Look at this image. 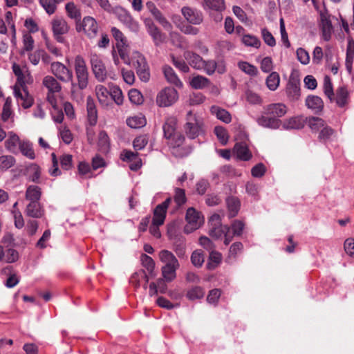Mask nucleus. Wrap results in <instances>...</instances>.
<instances>
[{
	"label": "nucleus",
	"mask_w": 354,
	"mask_h": 354,
	"mask_svg": "<svg viewBox=\"0 0 354 354\" xmlns=\"http://www.w3.org/2000/svg\"><path fill=\"white\" fill-rule=\"evenodd\" d=\"M185 218L187 224L185 227V231L187 233L199 228L203 221L200 213L193 207L187 209Z\"/></svg>",
	"instance_id": "obj_9"
},
{
	"label": "nucleus",
	"mask_w": 354,
	"mask_h": 354,
	"mask_svg": "<svg viewBox=\"0 0 354 354\" xmlns=\"http://www.w3.org/2000/svg\"><path fill=\"white\" fill-rule=\"evenodd\" d=\"M65 9L67 15L70 18L75 19L77 22L80 21V10L73 1L67 3L65 6Z\"/></svg>",
	"instance_id": "obj_38"
},
{
	"label": "nucleus",
	"mask_w": 354,
	"mask_h": 354,
	"mask_svg": "<svg viewBox=\"0 0 354 354\" xmlns=\"http://www.w3.org/2000/svg\"><path fill=\"white\" fill-rule=\"evenodd\" d=\"M59 131V136L64 143L68 145L73 141V134L66 127H60Z\"/></svg>",
	"instance_id": "obj_61"
},
{
	"label": "nucleus",
	"mask_w": 354,
	"mask_h": 354,
	"mask_svg": "<svg viewBox=\"0 0 354 354\" xmlns=\"http://www.w3.org/2000/svg\"><path fill=\"white\" fill-rule=\"evenodd\" d=\"M148 143V137L147 135H140L136 137L133 142V147L135 150H141L145 147Z\"/></svg>",
	"instance_id": "obj_57"
},
{
	"label": "nucleus",
	"mask_w": 354,
	"mask_h": 354,
	"mask_svg": "<svg viewBox=\"0 0 354 354\" xmlns=\"http://www.w3.org/2000/svg\"><path fill=\"white\" fill-rule=\"evenodd\" d=\"M76 30L78 32H83L89 39L96 37L98 32V24L96 20L90 16L84 17L82 21L77 22Z\"/></svg>",
	"instance_id": "obj_5"
},
{
	"label": "nucleus",
	"mask_w": 354,
	"mask_h": 354,
	"mask_svg": "<svg viewBox=\"0 0 354 354\" xmlns=\"http://www.w3.org/2000/svg\"><path fill=\"white\" fill-rule=\"evenodd\" d=\"M50 71L55 77L62 82L67 83L73 80V73L72 70L59 62L51 63Z\"/></svg>",
	"instance_id": "obj_7"
},
{
	"label": "nucleus",
	"mask_w": 354,
	"mask_h": 354,
	"mask_svg": "<svg viewBox=\"0 0 354 354\" xmlns=\"http://www.w3.org/2000/svg\"><path fill=\"white\" fill-rule=\"evenodd\" d=\"M39 3L48 15L55 13L57 4L60 3L57 0H40Z\"/></svg>",
	"instance_id": "obj_45"
},
{
	"label": "nucleus",
	"mask_w": 354,
	"mask_h": 354,
	"mask_svg": "<svg viewBox=\"0 0 354 354\" xmlns=\"http://www.w3.org/2000/svg\"><path fill=\"white\" fill-rule=\"evenodd\" d=\"M160 261L164 266L169 268H179L180 263L176 256L167 250H162L158 254Z\"/></svg>",
	"instance_id": "obj_18"
},
{
	"label": "nucleus",
	"mask_w": 354,
	"mask_h": 354,
	"mask_svg": "<svg viewBox=\"0 0 354 354\" xmlns=\"http://www.w3.org/2000/svg\"><path fill=\"white\" fill-rule=\"evenodd\" d=\"M242 42L247 46L259 48L261 46V41L257 37L251 35H245L242 37Z\"/></svg>",
	"instance_id": "obj_52"
},
{
	"label": "nucleus",
	"mask_w": 354,
	"mask_h": 354,
	"mask_svg": "<svg viewBox=\"0 0 354 354\" xmlns=\"http://www.w3.org/2000/svg\"><path fill=\"white\" fill-rule=\"evenodd\" d=\"M179 268H169L162 266L161 268L162 275L163 279H159L158 280V284L160 286V284L164 285V281L171 282L174 281L176 277V270Z\"/></svg>",
	"instance_id": "obj_29"
},
{
	"label": "nucleus",
	"mask_w": 354,
	"mask_h": 354,
	"mask_svg": "<svg viewBox=\"0 0 354 354\" xmlns=\"http://www.w3.org/2000/svg\"><path fill=\"white\" fill-rule=\"evenodd\" d=\"M287 113V107L282 103H273L264 107V114L274 118H281Z\"/></svg>",
	"instance_id": "obj_17"
},
{
	"label": "nucleus",
	"mask_w": 354,
	"mask_h": 354,
	"mask_svg": "<svg viewBox=\"0 0 354 354\" xmlns=\"http://www.w3.org/2000/svg\"><path fill=\"white\" fill-rule=\"evenodd\" d=\"M222 255L217 251H212L209 252L207 268L209 270L215 269L221 262Z\"/></svg>",
	"instance_id": "obj_39"
},
{
	"label": "nucleus",
	"mask_w": 354,
	"mask_h": 354,
	"mask_svg": "<svg viewBox=\"0 0 354 354\" xmlns=\"http://www.w3.org/2000/svg\"><path fill=\"white\" fill-rule=\"evenodd\" d=\"M44 212L45 210L39 201L30 202L26 205L25 210L26 216L35 218H41L44 215Z\"/></svg>",
	"instance_id": "obj_20"
},
{
	"label": "nucleus",
	"mask_w": 354,
	"mask_h": 354,
	"mask_svg": "<svg viewBox=\"0 0 354 354\" xmlns=\"http://www.w3.org/2000/svg\"><path fill=\"white\" fill-rule=\"evenodd\" d=\"M286 92L288 97L292 100H297L300 96V88L295 83H288L286 88Z\"/></svg>",
	"instance_id": "obj_50"
},
{
	"label": "nucleus",
	"mask_w": 354,
	"mask_h": 354,
	"mask_svg": "<svg viewBox=\"0 0 354 354\" xmlns=\"http://www.w3.org/2000/svg\"><path fill=\"white\" fill-rule=\"evenodd\" d=\"M226 205L228 210V216L230 218L236 216L241 206L239 198L235 196H229L226 198Z\"/></svg>",
	"instance_id": "obj_28"
},
{
	"label": "nucleus",
	"mask_w": 354,
	"mask_h": 354,
	"mask_svg": "<svg viewBox=\"0 0 354 354\" xmlns=\"http://www.w3.org/2000/svg\"><path fill=\"white\" fill-rule=\"evenodd\" d=\"M144 24L156 46H159L165 41V35L160 30L151 18L145 19Z\"/></svg>",
	"instance_id": "obj_10"
},
{
	"label": "nucleus",
	"mask_w": 354,
	"mask_h": 354,
	"mask_svg": "<svg viewBox=\"0 0 354 354\" xmlns=\"http://www.w3.org/2000/svg\"><path fill=\"white\" fill-rule=\"evenodd\" d=\"M29 177L32 182H38L40 178V167L36 164H31L28 167Z\"/></svg>",
	"instance_id": "obj_64"
},
{
	"label": "nucleus",
	"mask_w": 354,
	"mask_h": 354,
	"mask_svg": "<svg viewBox=\"0 0 354 354\" xmlns=\"http://www.w3.org/2000/svg\"><path fill=\"white\" fill-rule=\"evenodd\" d=\"M127 125L133 129H138L146 124V119L142 115H135L127 120Z\"/></svg>",
	"instance_id": "obj_40"
},
{
	"label": "nucleus",
	"mask_w": 354,
	"mask_h": 354,
	"mask_svg": "<svg viewBox=\"0 0 354 354\" xmlns=\"http://www.w3.org/2000/svg\"><path fill=\"white\" fill-rule=\"evenodd\" d=\"M257 124L263 127L277 129L281 125V121L276 118L268 115H261L256 120Z\"/></svg>",
	"instance_id": "obj_21"
},
{
	"label": "nucleus",
	"mask_w": 354,
	"mask_h": 354,
	"mask_svg": "<svg viewBox=\"0 0 354 354\" xmlns=\"http://www.w3.org/2000/svg\"><path fill=\"white\" fill-rule=\"evenodd\" d=\"M181 13L190 24L199 25L203 21V13L196 8L184 6L181 9Z\"/></svg>",
	"instance_id": "obj_12"
},
{
	"label": "nucleus",
	"mask_w": 354,
	"mask_h": 354,
	"mask_svg": "<svg viewBox=\"0 0 354 354\" xmlns=\"http://www.w3.org/2000/svg\"><path fill=\"white\" fill-rule=\"evenodd\" d=\"M96 96L102 105H108L109 102L110 91L103 85L99 84L95 86Z\"/></svg>",
	"instance_id": "obj_32"
},
{
	"label": "nucleus",
	"mask_w": 354,
	"mask_h": 354,
	"mask_svg": "<svg viewBox=\"0 0 354 354\" xmlns=\"http://www.w3.org/2000/svg\"><path fill=\"white\" fill-rule=\"evenodd\" d=\"M304 119L302 116H295L288 118L281 122L284 129H301L304 127Z\"/></svg>",
	"instance_id": "obj_23"
},
{
	"label": "nucleus",
	"mask_w": 354,
	"mask_h": 354,
	"mask_svg": "<svg viewBox=\"0 0 354 354\" xmlns=\"http://www.w3.org/2000/svg\"><path fill=\"white\" fill-rule=\"evenodd\" d=\"M41 195V189L36 185H30L26 192V198L30 202L39 201Z\"/></svg>",
	"instance_id": "obj_34"
},
{
	"label": "nucleus",
	"mask_w": 354,
	"mask_h": 354,
	"mask_svg": "<svg viewBox=\"0 0 354 354\" xmlns=\"http://www.w3.org/2000/svg\"><path fill=\"white\" fill-rule=\"evenodd\" d=\"M205 291L200 286H195L189 289L187 292V297L190 300L199 299L203 297Z\"/></svg>",
	"instance_id": "obj_48"
},
{
	"label": "nucleus",
	"mask_w": 354,
	"mask_h": 354,
	"mask_svg": "<svg viewBox=\"0 0 354 354\" xmlns=\"http://www.w3.org/2000/svg\"><path fill=\"white\" fill-rule=\"evenodd\" d=\"M172 242L174 245V250L178 257L180 259L184 258L185 257V238L180 237L178 240H176Z\"/></svg>",
	"instance_id": "obj_44"
},
{
	"label": "nucleus",
	"mask_w": 354,
	"mask_h": 354,
	"mask_svg": "<svg viewBox=\"0 0 354 354\" xmlns=\"http://www.w3.org/2000/svg\"><path fill=\"white\" fill-rule=\"evenodd\" d=\"M205 261V258L202 252L195 250L191 255L192 263L196 267H201Z\"/></svg>",
	"instance_id": "obj_59"
},
{
	"label": "nucleus",
	"mask_w": 354,
	"mask_h": 354,
	"mask_svg": "<svg viewBox=\"0 0 354 354\" xmlns=\"http://www.w3.org/2000/svg\"><path fill=\"white\" fill-rule=\"evenodd\" d=\"M176 124L177 120L175 118L170 117L167 118L162 126L164 136L166 139H170L172 137L175 138Z\"/></svg>",
	"instance_id": "obj_25"
},
{
	"label": "nucleus",
	"mask_w": 354,
	"mask_h": 354,
	"mask_svg": "<svg viewBox=\"0 0 354 354\" xmlns=\"http://www.w3.org/2000/svg\"><path fill=\"white\" fill-rule=\"evenodd\" d=\"M185 119L186 122L184 126V131L189 138L194 139L203 133L204 124L201 117L189 111L187 112Z\"/></svg>",
	"instance_id": "obj_2"
},
{
	"label": "nucleus",
	"mask_w": 354,
	"mask_h": 354,
	"mask_svg": "<svg viewBox=\"0 0 354 354\" xmlns=\"http://www.w3.org/2000/svg\"><path fill=\"white\" fill-rule=\"evenodd\" d=\"M324 92L325 95L332 100L334 97V92L331 80L328 76H325L324 79Z\"/></svg>",
	"instance_id": "obj_58"
},
{
	"label": "nucleus",
	"mask_w": 354,
	"mask_h": 354,
	"mask_svg": "<svg viewBox=\"0 0 354 354\" xmlns=\"http://www.w3.org/2000/svg\"><path fill=\"white\" fill-rule=\"evenodd\" d=\"M97 146L102 153H107L110 147L109 138L104 131H101L98 135Z\"/></svg>",
	"instance_id": "obj_35"
},
{
	"label": "nucleus",
	"mask_w": 354,
	"mask_h": 354,
	"mask_svg": "<svg viewBox=\"0 0 354 354\" xmlns=\"http://www.w3.org/2000/svg\"><path fill=\"white\" fill-rule=\"evenodd\" d=\"M183 57L191 67L197 70L203 68L205 60L199 55L189 50H186L183 53Z\"/></svg>",
	"instance_id": "obj_19"
},
{
	"label": "nucleus",
	"mask_w": 354,
	"mask_h": 354,
	"mask_svg": "<svg viewBox=\"0 0 354 354\" xmlns=\"http://www.w3.org/2000/svg\"><path fill=\"white\" fill-rule=\"evenodd\" d=\"M162 72L167 81L177 87H182L183 83L178 78L174 70L169 65H165L162 67Z\"/></svg>",
	"instance_id": "obj_24"
},
{
	"label": "nucleus",
	"mask_w": 354,
	"mask_h": 354,
	"mask_svg": "<svg viewBox=\"0 0 354 354\" xmlns=\"http://www.w3.org/2000/svg\"><path fill=\"white\" fill-rule=\"evenodd\" d=\"M19 150L21 153L26 158L34 160L35 153L32 147V144L28 141H22L19 142Z\"/></svg>",
	"instance_id": "obj_36"
},
{
	"label": "nucleus",
	"mask_w": 354,
	"mask_h": 354,
	"mask_svg": "<svg viewBox=\"0 0 354 354\" xmlns=\"http://www.w3.org/2000/svg\"><path fill=\"white\" fill-rule=\"evenodd\" d=\"M90 64L95 78L100 82H104L107 78V71L100 57L96 53L91 54Z\"/></svg>",
	"instance_id": "obj_6"
},
{
	"label": "nucleus",
	"mask_w": 354,
	"mask_h": 354,
	"mask_svg": "<svg viewBox=\"0 0 354 354\" xmlns=\"http://www.w3.org/2000/svg\"><path fill=\"white\" fill-rule=\"evenodd\" d=\"M308 126L313 131H320L325 124V121L318 117H311L308 120Z\"/></svg>",
	"instance_id": "obj_49"
},
{
	"label": "nucleus",
	"mask_w": 354,
	"mask_h": 354,
	"mask_svg": "<svg viewBox=\"0 0 354 354\" xmlns=\"http://www.w3.org/2000/svg\"><path fill=\"white\" fill-rule=\"evenodd\" d=\"M319 27L324 40L326 41H329L333 32V27L331 23L330 16L326 12H320Z\"/></svg>",
	"instance_id": "obj_11"
},
{
	"label": "nucleus",
	"mask_w": 354,
	"mask_h": 354,
	"mask_svg": "<svg viewBox=\"0 0 354 354\" xmlns=\"http://www.w3.org/2000/svg\"><path fill=\"white\" fill-rule=\"evenodd\" d=\"M109 97L117 104L120 105L123 102V95L121 89L118 86H113L111 88Z\"/></svg>",
	"instance_id": "obj_54"
},
{
	"label": "nucleus",
	"mask_w": 354,
	"mask_h": 354,
	"mask_svg": "<svg viewBox=\"0 0 354 354\" xmlns=\"http://www.w3.org/2000/svg\"><path fill=\"white\" fill-rule=\"evenodd\" d=\"M306 105L315 113H319L324 108V102L322 98L317 95H309L306 99Z\"/></svg>",
	"instance_id": "obj_26"
},
{
	"label": "nucleus",
	"mask_w": 354,
	"mask_h": 354,
	"mask_svg": "<svg viewBox=\"0 0 354 354\" xmlns=\"http://www.w3.org/2000/svg\"><path fill=\"white\" fill-rule=\"evenodd\" d=\"M171 202V198H167L164 202L158 204L153 210L152 221L157 224L162 225L165 222L167 210Z\"/></svg>",
	"instance_id": "obj_14"
},
{
	"label": "nucleus",
	"mask_w": 354,
	"mask_h": 354,
	"mask_svg": "<svg viewBox=\"0 0 354 354\" xmlns=\"http://www.w3.org/2000/svg\"><path fill=\"white\" fill-rule=\"evenodd\" d=\"M204 8L216 11H222L225 9L224 0H203Z\"/></svg>",
	"instance_id": "obj_43"
},
{
	"label": "nucleus",
	"mask_w": 354,
	"mask_h": 354,
	"mask_svg": "<svg viewBox=\"0 0 354 354\" xmlns=\"http://www.w3.org/2000/svg\"><path fill=\"white\" fill-rule=\"evenodd\" d=\"M261 36L264 42L269 46L273 47L276 45V40L272 33L266 28L261 29Z\"/></svg>",
	"instance_id": "obj_63"
},
{
	"label": "nucleus",
	"mask_w": 354,
	"mask_h": 354,
	"mask_svg": "<svg viewBox=\"0 0 354 354\" xmlns=\"http://www.w3.org/2000/svg\"><path fill=\"white\" fill-rule=\"evenodd\" d=\"M14 94L17 103L24 109H28L33 104V97L29 94L27 88L20 89L17 85L14 86Z\"/></svg>",
	"instance_id": "obj_13"
},
{
	"label": "nucleus",
	"mask_w": 354,
	"mask_h": 354,
	"mask_svg": "<svg viewBox=\"0 0 354 354\" xmlns=\"http://www.w3.org/2000/svg\"><path fill=\"white\" fill-rule=\"evenodd\" d=\"M42 84L48 89V92L59 93L62 90V85L57 79L50 75L44 77Z\"/></svg>",
	"instance_id": "obj_27"
},
{
	"label": "nucleus",
	"mask_w": 354,
	"mask_h": 354,
	"mask_svg": "<svg viewBox=\"0 0 354 354\" xmlns=\"http://www.w3.org/2000/svg\"><path fill=\"white\" fill-rule=\"evenodd\" d=\"M52 29L55 39L60 43H62L64 39L62 35L67 33L68 31V26L66 21L62 18L54 19L52 21Z\"/></svg>",
	"instance_id": "obj_15"
},
{
	"label": "nucleus",
	"mask_w": 354,
	"mask_h": 354,
	"mask_svg": "<svg viewBox=\"0 0 354 354\" xmlns=\"http://www.w3.org/2000/svg\"><path fill=\"white\" fill-rule=\"evenodd\" d=\"M134 57L136 60L133 62V66L136 68L137 75L141 81L147 82L150 78V73L145 57L140 53H136Z\"/></svg>",
	"instance_id": "obj_8"
},
{
	"label": "nucleus",
	"mask_w": 354,
	"mask_h": 354,
	"mask_svg": "<svg viewBox=\"0 0 354 354\" xmlns=\"http://www.w3.org/2000/svg\"><path fill=\"white\" fill-rule=\"evenodd\" d=\"M238 66L240 70L250 76H256L258 74L257 68L247 62H239Z\"/></svg>",
	"instance_id": "obj_46"
},
{
	"label": "nucleus",
	"mask_w": 354,
	"mask_h": 354,
	"mask_svg": "<svg viewBox=\"0 0 354 354\" xmlns=\"http://www.w3.org/2000/svg\"><path fill=\"white\" fill-rule=\"evenodd\" d=\"M211 111L216 116L218 120L226 124L230 123L232 120L230 113L225 109H221L216 106H213L211 108Z\"/></svg>",
	"instance_id": "obj_33"
},
{
	"label": "nucleus",
	"mask_w": 354,
	"mask_h": 354,
	"mask_svg": "<svg viewBox=\"0 0 354 354\" xmlns=\"http://www.w3.org/2000/svg\"><path fill=\"white\" fill-rule=\"evenodd\" d=\"M15 164V158L10 155L0 156V169H8Z\"/></svg>",
	"instance_id": "obj_51"
},
{
	"label": "nucleus",
	"mask_w": 354,
	"mask_h": 354,
	"mask_svg": "<svg viewBox=\"0 0 354 354\" xmlns=\"http://www.w3.org/2000/svg\"><path fill=\"white\" fill-rule=\"evenodd\" d=\"M280 82L279 75L277 72H272L266 78V86L270 91H275Z\"/></svg>",
	"instance_id": "obj_42"
},
{
	"label": "nucleus",
	"mask_w": 354,
	"mask_h": 354,
	"mask_svg": "<svg viewBox=\"0 0 354 354\" xmlns=\"http://www.w3.org/2000/svg\"><path fill=\"white\" fill-rule=\"evenodd\" d=\"M348 92L345 86H340L336 91V103L343 107L348 103Z\"/></svg>",
	"instance_id": "obj_37"
},
{
	"label": "nucleus",
	"mask_w": 354,
	"mask_h": 354,
	"mask_svg": "<svg viewBox=\"0 0 354 354\" xmlns=\"http://www.w3.org/2000/svg\"><path fill=\"white\" fill-rule=\"evenodd\" d=\"M354 59V40L349 38L346 48L345 65L349 73L352 72V65Z\"/></svg>",
	"instance_id": "obj_31"
},
{
	"label": "nucleus",
	"mask_w": 354,
	"mask_h": 354,
	"mask_svg": "<svg viewBox=\"0 0 354 354\" xmlns=\"http://www.w3.org/2000/svg\"><path fill=\"white\" fill-rule=\"evenodd\" d=\"M19 142V136L13 132H10L8 133V138L5 142V147L8 151H13Z\"/></svg>",
	"instance_id": "obj_47"
},
{
	"label": "nucleus",
	"mask_w": 354,
	"mask_h": 354,
	"mask_svg": "<svg viewBox=\"0 0 354 354\" xmlns=\"http://www.w3.org/2000/svg\"><path fill=\"white\" fill-rule=\"evenodd\" d=\"M74 69L77 82H71V96L73 100L80 103L83 102V91L88 85L89 72L85 59L81 55H77L74 59Z\"/></svg>",
	"instance_id": "obj_1"
},
{
	"label": "nucleus",
	"mask_w": 354,
	"mask_h": 354,
	"mask_svg": "<svg viewBox=\"0 0 354 354\" xmlns=\"http://www.w3.org/2000/svg\"><path fill=\"white\" fill-rule=\"evenodd\" d=\"M129 100L134 104H141L143 102V97L137 89H131L129 92Z\"/></svg>",
	"instance_id": "obj_60"
},
{
	"label": "nucleus",
	"mask_w": 354,
	"mask_h": 354,
	"mask_svg": "<svg viewBox=\"0 0 354 354\" xmlns=\"http://www.w3.org/2000/svg\"><path fill=\"white\" fill-rule=\"evenodd\" d=\"M86 109L88 122L91 126H93L97 122V114L94 101L90 97L86 100Z\"/></svg>",
	"instance_id": "obj_30"
},
{
	"label": "nucleus",
	"mask_w": 354,
	"mask_h": 354,
	"mask_svg": "<svg viewBox=\"0 0 354 354\" xmlns=\"http://www.w3.org/2000/svg\"><path fill=\"white\" fill-rule=\"evenodd\" d=\"M233 153L241 160L248 161L252 157L246 144L243 142L236 143L233 149Z\"/></svg>",
	"instance_id": "obj_22"
},
{
	"label": "nucleus",
	"mask_w": 354,
	"mask_h": 354,
	"mask_svg": "<svg viewBox=\"0 0 354 354\" xmlns=\"http://www.w3.org/2000/svg\"><path fill=\"white\" fill-rule=\"evenodd\" d=\"M141 261L142 266L147 270L149 273L152 274L155 267V263L153 259L145 254H142L141 256Z\"/></svg>",
	"instance_id": "obj_62"
},
{
	"label": "nucleus",
	"mask_w": 354,
	"mask_h": 354,
	"mask_svg": "<svg viewBox=\"0 0 354 354\" xmlns=\"http://www.w3.org/2000/svg\"><path fill=\"white\" fill-rule=\"evenodd\" d=\"M214 133L223 145L227 144L229 136L227 130L224 127L220 126L216 127L214 128Z\"/></svg>",
	"instance_id": "obj_55"
},
{
	"label": "nucleus",
	"mask_w": 354,
	"mask_h": 354,
	"mask_svg": "<svg viewBox=\"0 0 354 354\" xmlns=\"http://www.w3.org/2000/svg\"><path fill=\"white\" fill-rule=\"evenodd\" d=\"M245 97L247 102L251 104H261L262 103L261 97L251 90H247L245 92Z\"/></svg>",
	"instance_id": "obj_56"
},
{
	"label": "nucleus",
	"mask_w": 354,
	"mask_h": 354,
	"mask_svg": "<svg viewBox=\"0 0 354 354\" xmlns=\"http://www.w3.org/2000/svg\"><path fill=\"white\" fill-rule=\"evenodd\" d=\"M113 13L115 14L119 21L122 23L131 32L138 34L140 29L139 22L136 20L131 13L122 6L114 8Z\"/></svg>",
	"instance_id": "obj_3"
},
{
	"label": "nucleus",
	"mask_w": 354,
	"mask_h": 354,
	"mask_svg": "<svg viewBox=\"0 0 354 354\" xmlns=\"http://www.w3.org/2000/svg\"><path fill=\"white\" fill-rule=\"evenodd\" d=\"M146 8L154 19L165 29L169 30L171 28V24L164 17L160 10L152 1H148L146 3Z\"/></svg>",
	"instance_id": "obj_16"
},
{
	"label": "nucleus",
	"mask_w": 354,
	"mask_h": 354,
	"mask_svg": "<svg viewBox=\"0 0 354 354\" xmlns=\"http://www.w3.org/2000/svg\"><path fill=\"white\" fill-rule=\"evenodd\" d=\"M209 80L202 75H196L190 81V85L195 89H202L208 86Z\"/></svg>",
	"instance_id": "obj_41"
},
{
	"label": "nucleus",
	"mask_w": 354,
	"mask_h": 354,
	"mask_svg": "<svg viewBox=\"0 0 354 354\" xmlns=\"http://www.w3.org/2000/svg\"><path fill=\"white\" fill-rule=\"evenodd\" d=\"M178 99V91L174 88L168 86L157 94L156 102L160 107H168L174 104Z\"/></svg>",
	"instance_id": "obj_4"
},
{
	"label": "nucleus",
	"mask_w": 354,
	"mask_h": 354,
	"mask_svg": "<svg viewBox=\"0 0 354 354\" xmlns=\"http://www.w3.org/2000/svg\"><path fill=\"white\" fill-rule=\"evenodd\" d=\"M171 62L174 66L183 73H187L189 72V67L186 64L184 59L176 57L174 55L171 56Z\"/></svg>",
	"instance_id": "obj_53"
}]
</instances>
